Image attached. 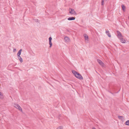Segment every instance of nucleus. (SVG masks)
Segmentation results:
<instances>
[{
	"mask_svg": "<svg viewBox=\"0 0 129 129\" xmlns=\"http://www.w3.org/2000/svg\"><path fill=\"white\" fill-rule=\"evenodd\" d=\"M72 72L75 76L77 78L80 80L83 79V78L81 74L77 72L74 71L72 70Z\"/></svg>",
	"mask_w": 129,
	"mask_h": 129,
	"instance_id": "1",
	"label": "nucleus"
},
{
	"mask_svg": "<svg viewBox=\"0 0 129 129\" xmlns=\"http://www.w3.org/2000/svg\"><path fill=\"white\" fill-rule=\"evenodd\" d=\"M13 106L21 112H22V109L20 106L18 104L14 103L13 105Z\"/></svg>",
	"mask_w": 129,
	"mask_h": 129,
	"instance_id": "2",
	"label": "nucleus"
},
{
	"mask_svg": "<svg viewBox=\"0 0 129 129\" xmlns=\"http://www.w3.org/2000/svg\"><path fill=\"white\" fill-rule=\"evenodd\" d=\"M83 36L85 40V42L86 43H88L89 39V38L88 36L86 34H84L83 35Z\"/></svg>",
	"mask_w": 129,
	"mask_h": 129,
	"instance_id": "3",
	"label": "nucleus"
},
{
	"mask_svg": "<svg viewBox=\"0 0 129 129\" xmlns=\"http://www.w3.org/2000/svg\"><path fill=\"white\" fill-rule=\"evenodd\" d=\"M69 12L70 14H71L75 15L76 14V13L75 11L74 10L72 9H69Z\"/></svg>",
	"mask_w": 129,
	"mask_h": 129,
	"instance_id": "4",
	"label": "nucleus"
},
{
	"mask_svg": "<svg viewBox=\"0 0 129 129\" xmlns=\"http://www.w3.org/2000/svg\"><path fill=\"white\" fill-rule=\"evenodd\" d=\"M97 61L98 63L101 66L103 67H104L105 65L103 62L101 60L99 59H97Z\"/></svg>",
	"mask_w": 129,
	"mask_h": 129,
	"instance_id": "5",
	"label": "nucleus"
},
{
	"mask_svg": "<svg viewBox=\"0 0 129 129\" xmlns=\"http://www.w3.org/2000/svg\"><path fill=\"white\" fill-rule=\"evenodd\" d=\"M117 36L118 38L119 39H120L121 38H122V35L121 33L118 31H117Z\"/></svg>",
	"mask_w": 129,
	"mask_h": 129,
	"instance_id": "6",
	"label": "nucleus"
},
{
	"mask_svg": "<svg viewBox=\"0 0 129 129\" xmlns=\"http://www.w3.org/2000/svg\"><path fill=\"white\" fill-rule=\"evenodd\" d=\"M65 41L66 43H68L70 42V40L69 38L67 37H65L64 38Z\"/></svg>",
	"mask_w": 129,
	"mask_h": 129,
	"instance_id": "7",
	"label": "nucleus"
},
{
	"mask_svg": "<svg viewBox=\"0 0 129 129\" xmlns=\"http://www.w3.org/2000/svg\"><path fill=\"white\" fill-rule=\"evenodd\" d=\"M52 40V38L51 37H50L49 38V43L50 45L49 47L51 48L52 45V44L51 42V40Z\"/></svg>",
	"mask_w": 129,
	"mask_h": 129,
	"instance_id": "8",
	"label": "nucleus"
},
{
	"mask_svg": "<svg viewBox=\"0 0 129 129\" xmlns=\"http://www.w3.org/2000/svg\"><path fill=\"white\" fill-rule=\"evenodd\" d=\"M22 49H21L18 51L17 54V56H20V55L21 54V52L22 51Z\"/></svg>",
	"mask_w": 129,
	"mask_h": 129,
	"instance_id": "9",
	"label": "nucleus"
},
{
	"mask_svg": "<svg viewBox=\"0 0 129 129\" xmlns=\"http://www.w3.org/2000/svg\"><path fill=\"white\" fill-rule=\"evenodd\" d=\"M75 19V18L74 17H69L68 18V20H74Z\"/></svg>",
	"mask_w": 129,
	"mask_h": 129,
	"instance_id": "10",
	"label": "nucleus"
},
{
	"mask_svg": "<svg viewBox=\"0 0 129 129\" xmlns=\"http://www.w3.org/2000/svg\"><path fill=\"white\" fill-rule=\"evenodd\" d=\"M4 97L3 93L0 91V99H3Z\"/></svg>",
	"mask_w": 129,
	"mask_h": 129,
	"instance_id": "11",
	"label": "nucleus"
},
{
	"mask_svg": "<svg viewBox=\"0 0 129 129\" xmlns=\"http://www.w3.org/2000/svg\"><path fill=\"white\" fill-rule=\"evenodd\" d=\"M18 58L21 62H23V59L20 56H18Z\"/></svg>",
	"mask_w": 129,
	"mask_h": 129,
	"instance_id": "12",
	"label": "nucleus"
},
{
	"mask_svg": "<svg viewBox=\"0 0 129 129\" xmlns=\"http://www.w3.org/2000/svg\"><path fill=\"white\" fill-rule=\"evenodd\" d=\"M120 40L121 42L123 43H124L125 42V40H123L122 38H121L120 39H119Z\"/></svg>",
	"mask_w": 129,
	"mask_h": 129,
	"instance_id": "13",
	"label": "nucleus"
},
{
	"mask_svg": "<svg viewBox=\"0 0 129 129\" xmlns=\"http://www.w3.org/2000/svg\"><path fill=\"white\" fill-rule=\"evenodd\" d=\"M121 7L123 11H125V7L123 5H121Z\"/></svg>",
	"mask_w": 129,
	"mask_h": 129,
	"instance_id": "14",
	"label": "nucleus"
},
{
	"mask_svg": "<svg viewBox=\"0 0 129 129\" xmlns=\"http://www.w3.org/2000/svg\"><path fill=\"white\" fill-rule=\"evenodd\" d=\"M118 116V118H119V119L121 120H122L123 119V118L122 116Z\"/></svg>",
	"mask_w": 129,
	"mask_h": 129,
	"instance_id": "15",
	"label": "nucleus"
},
{
	"mask_svg": "<svg viewBox=\"0 0 129 129\" xmlns=\"http://www.w3.org/2000/svg\"><path fill=\"white\" fill-rule=\"evenodd\" d=\"M124 123L126 125L129 126V120L126 121Z\"/></svg>",
	"mask_w": 129,
	"mask_h": 129,
	"instance_id": "16",
	"label": "nucleus"
},
{
	"mask_svg": "<svg viewBox=\"0 0 129 129\" xmlns=\"http://www.w3.org/2000/svg\"><path fill=\"white\" fill-rule=\"evenodd\" d=\"M56 129H63V127L62 126H60L58 127Z\"/></svg>",
	"mask_w": 129,
	"mask_h": 129,
	"instance_id": "17",
	"label": "nucleus"
},
{
	"mask_svg": "<svg viewBox=\"0 0 129 129\" xmlns=\"http://www.w3.org/2000/svg\"><path fill=\"white\" fill-rule=\"evenodd\" d=\"M105 0H102V2H101V4L102 5H103L104 4V2Z\"/></svg>",
	"mask_w": 129,
	"mask_h": 129,
	"instance_id": "18",
	"label": "nucleus"
},
{
	"mask_svg": "<svg viewBox=\"0 0 129 129\" xmlns=\"http://www.w3.org/2000/svg\"><path fill=\"white\" fill-rule=\"evenodd\" d=\"M107 35L109 37H111V35L109 33H108V34H107Z\"/></svg>",
	"mask_w": 129,
	"mask_h": 129,
	"instance_id": "19",
	"label": "nucleus"
},
{
	"mask_svg": "<svg viewBox=\"0 0 129 129\" xmlns=\"http://www.w3.org/2000/svg\"><path fill=\"white\" fill-rule=\"evenodd\" d=\"M16 51V49H15V48H14L13 49V52H15Z\"/></svg>",
	"mask_w": 129,
	"mask_h": 129,
	"instance_id": "20",
	"label": "nucleus"
},
{
	"mask_svg": "<svg viewBox=\"0 0 129 129\" xmlns=\"http://www.w3.org/2000/svg\"><path fill=\"white\" fill-rule=\"evenodd\" d=\"M106 33L107 35V34H108V33H109V31H106Z\"/></svg>",
	"mask_w": 129,
	"mask_h": 129,
	"instance_id": "21",
	"label": "nucleus"
},
{
	"mask_svg": "<svg viewBox=\"0 0 129 129\" xmlns=\"http://www.w3.org/2000/svg\"><path fill=\"white\" fill-rule=\"evenodd\" d=\"M38 20H36V21L38 22Z\"/></svg>",
	"mask_w": 129,
	"mask_h": 129,
	"instance_id": "22",
	"label": "nucleus"
},
{
	"mask_svg": "<svg viewBox=\"0 0 129 129\" xmlns=\"http://www.w3.org/2000/svg\"><path fill=\"white\" fill-rule=\"evenodd\" d=\"M92 129H96L94 127H93Z\"/></svg>",
	"mask_w": 129,
	"mask_h": 129,
	"instance_id": "23",
	"label": "nucleus"
},
{
	"mask_svg": "<svg viewBox=\"0 0 129 129\" xmlns=\"http://www.w3.org/2000/svg\"><path fill=\"white\" fill-rule=\"evenodd\" d=\"M128 19H129V16H128Z\"/></svg>",
	"mask_w": 129,
	"mask_h": 129,
	"instance_id": "24",
	"label": "nucleus"
}]
</instances>
